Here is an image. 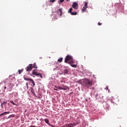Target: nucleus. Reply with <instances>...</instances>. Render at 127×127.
<instances>
[{
  "mask_svg": "<svg viewBox=\"0 0 127 127\" xmlns=\"http://www.w3.org/2000/svg\"><path fill=\"white\" fill-rule=\"evenodd\" d=\"M64 63H67V64H73V63H74L73 57L69 55L66 56L64 60Z\"/></svg>",
  "mask_w": 127,
  "mask_h": 127,
  "instance_id": "f257e3e1",
  "label": "nucleus"
},
{
  "mask_svg": "<svg viewBox=\"0 0 127 127\" xmlns=\"http://www.w3.org/2000/svg\"><path fill=\"white\" fill-rule=\"evenodd\" d=\"M83 84L86 88H89L93 85V81L89 79H86L84 81Z\"/></svg>",
  "mask_w": 127,
  "mask_h": 127,
  "instance_id": "f03ea898",
  "label": "nucleus"
},
{
  "mask_svg": "<svg viewBox=\"0 0 127 127\" xmlns=\"http://www.w3.org/2000/svg\"><path fill=\"white\" fill-rule=\"evenodd\" d=\"M32 74L35 76H39L40 78H41L42 79L43 78L42 74L40 73H37V72H36L35 69L32 71Z\"/></svg>",
  "mask_w": 127,
  "mask_h": 127,
  "instance_id": "7ed1b4c3",
  "label": "nucleus"
},
{
  "mask_svg": "<svg viewBox=\"0 0 127 127\" xmlns=\"http://www.w3.org/2000/svg\"><path fill=\"white\" fill-rule=\"evenodd\" d=\"M72 7L74 8V9H78V8H79L78 3H77V2H74L72 4Z\"/></svg>",
  "mask_w": 127,
  "mask_h": 127,
  "instance_id": "20e7f679",
  "label": "nucleus"
},
{
  "mask_svg": "<svg viewBox=\"0 0 127 127\" xmlns=\"http://www.w3.org/2000/svg\"><path fill=\"white\" fill-rule=\"evenodd\" d=\"M76 126V124L73 123H70L69 124H65L64 126V127H74Z\"/></svg>",
  "mask_w": 127,
  "mask_h": 127,
  "instance_id": "39448f33",
  "label": "nucleus"
},
{
  "mask_svg": "<svg viewBox=\"0 0 127 127\" xmlns=\"http://www.w3.org/2000/svg\"><path fill=\"white\" fill-rule=\"evenodd\" d=\"M73 8H70L68 10L69 13H70L71 15H77V12H72Z\"/></svg>",
  "mask_w": 127,
  "mask_h": 127,
  "instance_id": "423d86ee",
  "label": "nucleus"
},
{
  "mask_svg": "<svg viewBox=\"0 0 127 127\" xmlns=\"http://www.w3.org/2000/svg\"><path fill=\"white\" fill-rule=\"evenodd\" d=\"M26 71L29 72V71H31L32 70V64H30L26 68Z\"/></svg>",
  "mask_w": 127,
  "mask_h": 127,
  "instance_id": "0eeeda50",
  "label": "nucleus"
},
{
  "mask_svg": "<svg viewBox=\"0 0 127 127\" xmlns=\"http://www.w3.org/2000/svg\"><path fill=\"white\" fill-rule=\"evenodd\" d=\"M58 12L60 14V16L62 15V8L59 9Z\"/></svg>",
  "mask_w": 127,
  "mask_h": 127,
  "instance_id": "6e6552de",
  "label": "nucleus"
},
{
  "mask_svg": "<svg viewBox=\"0 0 127 127\" xmlns=\"http://www.w3.org/2000/svg\"><path fill=\"white\" fill-rule=\"evenodd\" d=\"M10 112H4L3 113L0 114V116H3V115H7V114H9Z\"/></svg>",
  "mask_w": 127,
  "mask_h": 127,
  "instance_id": "1a4fd4ad",
  "label": "nucleus"
},
{
  "mask_svg": "<svg viewBox=\"0 0 127 127\" xmlns=\"http://www.w3.org/2000/svg\"><path fill=\"white\" fill-rule=\"evenodd\" d=\"M6 104H7V101H3L1 103L3 106H6Z\"/></svg>",
  "mask_w": 127,
  "mask_h": 127,
  "instance_id": "9d476101",
  "label": "nucleus"
},
{
  "mask_svg": "<svg viewBox=\"0 0 127 127\" xmlns=\"http://www.w3.org/2000/svg\"><path fill=\"white\" fill-rule=\"evenodd\" d=\"M32 68H36V69H37V66H36V63H34L33 64H32Z\"/></svg>",
  "mask_w": 127,
  "mask_h": 127,
  "instance_id": "9b49d317",
  "label": "nucleus"
},
{
  "mask_svg": "<svg viewBox=\"0 0 127 127\" xmlns=\"http://www.w3.org/2000/svg\"><path fill=\"white\" fill-rule=\"evenodd\" d=\"M24 80H25V81H31L32 80L31 78H27L26 77H24Z\"/></svg>",
  "mask_w": 127,
  "mask_h": 127,
  "instance_id": "f8f14e48",
  "label": "nucleus"
},
{
  "mask_svg": "<svg viewBox=\"0 0 127 127\" xmlns=\"http://www.w3.org/2000/svg\"><path fill=\"white\" fill-rule=\"evenodd\" d=\"M44 122H45V123L48 125H49V120H48V119H45Z\"/></svg>",
  "mask_w": 127,
  "mask_h": 127,
  "instance_id": "ddd939ff",
  "label": "nucleus"
},
{
  "mask_svg": "<svg viewBox=\"0 0 127 127\" xmlns=\"http://www.w3.org/2000/svg\"><path fill=\"white\" fill-rule=\"evenodd\" d=\"M58 62H60V63H61L62 61H63V58H61L58 59Z\"/></svg>",
  "mask_w": 127,
  "mask_h": 127,
  "instance_id": "4468645a",
  "label": "nucleus"
},
{
  "mask_svg": "<svg viewBox=\"0 0 127 127\" xmlns=\"http://www.w3.org/2000/svg\"><path fill=\"white\" fill-rule=\"evenodd\" d=\"M87 7H85V6H83L82 9L81 10L82 12H84V11H85V10H86V9H87Z\"/></svg>",
  "mask_w": 127,
  "mask_h": 127,
  "instance_id": "2eb2a0df",
  "label": "nucleus"
},
{
  "mask_svg": "<svg viewBox=\"0 0 127 127\" xmlns=\"http://www.w3.org/2000/svg\"><path fill=\"white\" fill-rule=\"evenodd\" d=\"M70 66L73 67V68H76V67H77V64H70Z\"/></svg>",
  "mask_w": 127,
  "mask_h": 127,
  "instance_id": "dca6fc26",
  "label": "nucleus"
},
{
  "mask_svg": "<svg viewBox=\"0 0 127 127\" xmlns=\"http://www.w3.org/2000/svg\"><path fill=\"white\" fill-rule=\"evenodd\" d=\"M30 82L33 84V86L34 87L35 86V82H34V81L32 79V80H31Z\"/></svg>",
  "mask_w": 127,
  "mask_h": 127,
  "instance_id": "f3484780",
  "label": "nucleus"
},
{
  "mask_svg": "<svg viewBox=\"0 0 127 127\" xmlns=\"http://www.w3.org/2000/svg\"><path fill=\"white\" fill-rule=\"evenodd\" d=\"M64 74H68V69H64Z\"/></svg>",
  "mask_w": 127,
  "mask_h": 127,
  "instance_id": "a211bd4d",
  "label": "nucleus"
},
{
  "mask_svg": "<svg viewBox=\"0 0 127 127\" xmlns=\"http://www.w3.org/2000/svg\"><path fill=\"white\" fill-rule=\"evenodd\" d=\"M9 102H10V103H11V104H12V105H13L14 106H16V104L13 102V101L10 100Z\"/></svg>",
  "mask_w": 127,
  "mask_h": 127,
  "instance_id": "6ab92c4d",
  "label": "nucleus"
},
{
  "mask_svg": "<svg viewBox=\"0 0 127 127\" xmlns=\"http://www.w3.org/2000/svg\"><path fill=\"white\" fill-rule=\"evenodd\" d=\"M23 71V69H19L18 72L19 73V74H21V73H22V71Z\"/></svg>",
  "mask_w": 127,
  "mask_h": 127,
  "instance_id": "aec40b11",
  "label": "nucleus"
},
{
  "mask_svg": "<svg viewBox=\"0 0 127 127\" xmlns=\"http://www.w3.org/2000/svg\"><path fill=\"white\" fill-rule=\"evenodd\" d=\"M84 6L88 8V3L87 2H85Z\"/></svg>",
  "mask_w": 127,
  "mask_h": 127,
  "instance_id": "412c9836",
  "label": "nucleus"
},
{
  "mask_svg": "<svg viewBox=\"0 0 127 127\" xmlns=\"http://www.w3.org/2000/svg\"><path fill=\"white\" fill-rule=\"evenodd\" d=\"M63 90H64V91H66V90H67V87L64 86V87H63Z\"/></svg>",
  "mask_w": 127,
  "mask_h": 127,
  "instance_id": "4be33fe9",
  "label": "nucleus"
},
{
  "mask_svg": "<svg viewBox=\"0 0 127 127\" xmlns=\"http://www.w3.org/2000/svg\"><path fill=\"white\" fill-rule=\"evenodd\" d=\"M65 0H60V1H59V3L60 4L62 2H63V1H64Z\"/></svg>",
  "mask_w": 127,
  "mask_h": 127,
  "instance_id": "5701e85b",
  "label": "nucleus"
},
{
  "mask_svg": "<svg viewBox=\"0 0 127 127\" xmlns=\"http://www.w3.org/2000/svg\"><path fill=\"white\" fill-rule=\"evenodd\" d=\"M58 89H59L60 90H63V87H61L60 86H59L58 87Z\"/></svg>",
  "mask_w": 127,
  "mask_h": 127,
  "instance_id": "b1692460",
  "label": "nucleus"
},
{
  "mask_svg": "<svg viewBox=\"0 0 127 127\" xmlns=\"http://www.w3.org/2000/svg\"><path fill=\"white\" fill-rule=\"evenodd\" d=\"M55 0H50V2H54Z\"/></svg>",
  "mask_w": 127,
  "mask_h": 127,
  "instance_id": "393cba45",
  "label": "nucleus"
},
{
  "mask_svg": "<svg viewBox=\"0 0 127 127\" xmlns=\"http://www.w3.org/2000/svg\"><path fill=\"white\" fill-rule=\"evenodd\" d=\"M98 25H99V26L102 25V23H100V22H99V23H98Z\"/></svg>",
  "mask_w": 127,
  "mask_h": 127,
  "instance_id": "a878e982",
  "label": "nucleus"
},
{
  "mask_svg": "<svg viewBox=\"0 0 127 127\" xmlns=\"http://www.w3.org/2000/svg\"><path fill=\"white\" fill-rule=\"evenodd\" d=\"M1 109H3V105H2V104H1Z\"/></svg>",
  "mask_w": 127,
  "mask_h": 127,
  "instance_id": "bb28decb",
  "label": "nucleus"
},
{
  "mask_svg": "<svg viewBox=\"0 0 127 127\" xmlns=\"http://www.w3.org/2000/svg\"><path fill=\"white\" fill-rule=\"evenodd\" d=\"M9 86H12V87L14 86V84H10Z\"/></svg>",
  "mask_w": 127,
  "mask_h": 127,
  "instance_id": "cd10ccee",
  "label": "nucleus"
},
{
  "mask_svg": "<svg viewBox=\"0 0 127 127\" xmlns=\"http://www.w3.org/2000/svg\"><path fill=\"white\" fill-rule=\"evenodd\" d=\"M54 90H55V91H58V89H57L56 88H54Z\"/></svg>",
  "mask_w": 127,
  "mask_h": 127,
  "instance_id": "c85d7f7f",
  "label": "nucleus"
},
{
  "mask_svg": "<svg viewBox=\"0 0 127 127\" xmlns=\"http://www.w3.org/2000/svg\"><path fill=\"white\" fill-rule=\"evenodd\" d=\"M26 86H27V88H28V83H26Z\"/></svg>",
  "mask_w": 127,
  "mask_h": 127,
  "instance_id": "c756f323",
  "label": "nucleus"
},
{
  "mask_svg": "<svg viewBox=\"0 0 127 127\" xmlns=\"http://www.w3.org/2000/svg\"><path fill=\"white\" fill-rule=\"evenodd\" d=\"M55 88H57V89H58V87L59 86H55Z\"/></svg>",
  "mask_w": 127,
  "mask_h": 127,
  "instance_id": "7c9ffc66",
  "label": "nucleus"
},
{
  "mask_svg": "<svg viewBox=\"0 0 127 127\" xmlns=\"http://www.w3.org/2000/svg\"><path fill=\"white\" fill-rule=\"evenodd\" d=\"M4 89H6V86H4Z\"/></svg>",
  "mask_w": 127,
  "mask_h": 127,
  "instance_id": "2f4dec72",
  "label": "nucleus"
},
{
  "mask_svg": "<svg viewBox=\"0 0 127 127\" xmlns=\"http://www.w3.org/2000/svg\"><path fill=\"white\" fill-rule=\"evenodd\" d=\"M106 89H107V90H109V88H108V87H106Z\"/></svg>",
  "mask_w": 127,
  "mask_h": 127,
  "instance_id": "473e14b6",
  "label": "nucleus"
},
{
  "mask_svg": "<svg viewBox=\"0 0 127 127\" xmlns=\"http://www.w3.org/2000/svg\"><path fill=\"white\" fill-rule=\"evenodd\" d=\"M0 117H1V115H0Z\"/></svg>",
  "mask_w": 127,
  "mask_h": 127,
  "instance_id": "72a5a7b5",
  "label": "nucleus"
},
{
  "mask_svg": "<svg viewBox=\"0 0 127 127\" xmlns=\"http://www.w3.org/2000/svg\"><path fill=\"white\" fill-rule=\"evenodd\" d=\"M66 0V1H68V0Z\"/></svg>",
  "mask_w": 127,
  "mask_h": 127,
  "instance_id": "f704fd0d",
  "label": "nucleus"
},
{
  "mask_svg": "<svg viewBox=\"0 0 127 127\" xmlns=\"http://www.w3.org/2000/svg\"><path fill=\"white\" fill-rule=\"evenodd\" d=\"M11 89H12V86L11 87Z\"/></svg>",
  "mask_w": 127,
  "mask_h": 127,
  "instance_id": "c9c22d12",
  "label": "nucleus"
}]
</instances>
